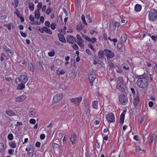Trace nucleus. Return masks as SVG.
Listing matches in <instances>:
<instances>
[{"label":"nucleus","mask_w":157,"mask_h":157,"mask_svg":"<svg viewBox=\"0 0 157 157\" xmlns=\"http://www.w3.org/2000/svg\"><path fill=\"white\" fill-rule=\"evenodd\" d=\"M148 19L150 20L153 21L157 19V11L154 9H151L149 11Z\"/></svg>","instance_id":"nucleus-1"},{"label":"nucleus","mask_w":157,"mask_h":157,"mask_svg":"<svg viewBox=\"0 0 157 157\" xmlns=\"http://www.w3.org/2000/svg\"><path fill=\"white\" fill-rule=\"evenodd\" d=\"M138 86L141 88H145L148 85V82L147 79H144L142 80H138L136 82Z\"/></svg>","instance_id":"nucleus-2"},{"label":"nucleus","mask_w":157,"mask_h":157,"mask_svg":"<svg viewBox=\"0 0 157 157\" xmlns=\"http://www.w3.org/2000/svg\"><path fill=\"white\" fill-rule=\"evenodd\" d=\"M105 55L106 56L107 59L108 60L112 58L115 56L114 53L108 49H105Z\"/></svg>","instance_id":"nucleus-3"},{"label":"nucleus","mask_w":157,"mask_h":157,"mask_svg":"<svg viewBox=\"0 0 157 157\" xmlns=\"http://www.w3.org/2000/svg\"><path fill=\"white\" fill-rule=\"evenodd\" d=\"M106 119L109 123L113 122L115 121L114 114L112 113H108L106 115Z\"/></svg>","instance_id":"nucleus-4"},{"label":"nucleus","mask_w":157,"mask_h":157,"mask_svg":"<svg viewBox=\"0 0 157 157\" xmlns=\"http://www.w3.org/2000/svg\"><path fill=\"white\" fill-rule=\"evenodd\" d=\"M128 99L126 95L121 94L119 96V101L122 104L125 105L128 102Z\"/></svg>","instance_id":"nucleus-5"},{"label":"nucleus","mask_w":157,"mask_h":157,"mask_svg":"<svg viewBox=\"0 0 157 157\" xmlns=\"http://www.w3.org/2000/svg\"><path fill=\"white\" fill-rule=\"evenodd\" d=\"M63 95L62 94H58L55 95L53 99V102L56 103L59 102L62 98Z\"/></svg>","instance_id":"nucleus-6"},{"label":"nucleus","mask_w":157,"mask_h":157,"mask_svg":"<svg viewBox=\"0 0 157 157\" xmlns=\"http://www.w3.org/2000/svg\"><path fill=\"white\" fill-rule=\"evenodd\" d=\"M88 77L90 83V85L92 86L93 85V82L96 78V76L94 73H93L89 75Z\"/></svg>","instance_id":"nucleus-7"},{"label":"nucleus","mask_w":157,"mask_h":157,"mask_svg":"<svg viewBox=\"0 0 157 157\" xmlns=\"http://www.w3.org/2000/svg\"><path fill=\"white\" fill-rule=\"evenodd\" d=\"M82 99V97H80L75 98H73L71 99V101L72 103H74L76 105H78Z\"/></svg>","instance_id":"nucleus-8"},{"label":"nucleus","mask_w":157,"mask_h":157,"mask_svg":"<svg viewBox=\"0 0 157 157\" xmlns=\"http://www.w3.org/2000/svg\"><path fill=\"white\" fill-rule=\"evenodd\" d=\"M71 137L70 138V141L71 142L72 145H73L75 143L76 140V137L75 132L74 131H72L71 133Z\"/></svg>","instance_id":"nucleus-9"},{"label":"nucleus","mask_w":157,"mask_h":157,"mask_svg":"<svg viewBox=\"0 0 157 157\" xmlns=\"http://www.w3.org/2000/svg\"><path fill=\"white\" fill-rule=\"evenodd\" d=\"M28 78L26 75H21L20 76V80L21 83H25L28 81Z\"/></svg>","instance_id":"nucleus-10"},{"label":"nucleus","mask_w":157,"mask_h":157,"mask_svg":"<svg viewBox=\"0 0 157 157\" xmlns=\"http://www.w3.org/2000/svg\"><path fill=\"white\" fill-rule=\"evenodd\" d=\"M134 99L133 104L134 107L137 108L140 101V98L138 94L136 95V96H134Z\"/></svg>","instance_id":"nucleus-11"},{"label":"nucleus","mask_w":157,"mask_h":157,"mask_svg":"<svg viewBox=\"0 0 157 157\" xmlns=\"http://www.w3.org/2000/svg\"><path fill=\"white\" fill-rule=\"evenodd\" d=\"M117 89L119 90L120 91L123 92L125 91L126 88V86L124 84L117 85Z\"/></svg>","instance_id":"nucleus-12"},{"label":"nucleus","mask_w":157,"mask_h":157,"mask_svg":"<svg viewBox=\"0 0 157 157\" xmlns=\"http://www.w3.org/2000/svg\"><path fill=\"white\" fill-rule=\"evenodd\" d=\"M26 96L25 95L18 96L16 98L15 101L17 102H22L26 99Z\"/></svg>","instance_id":"nucleus-13"},{"label":"nucleus","mask_w":157,"mask_h":157,"mask_svg":"<svg viewBox=\"0 0 157 157\" xmlns=\"http://www.w3.org/2000/svg\"><path fill=\"white\" fill-rule=\"evenodd\" d=\"M67 42L69 43L73 44L75 41V38L72 36H68L67 37Z\"/></svg>","instance_id":"nucleus-14"},{"label":"nucleus","mask_w":157,"mask_h":157,"mask_svg":"<svg viewBox=\"0 0 157 157\" xmlns=\"http://www.w3.org/2000/svg\"><path fill=\"white\" fill-rule=\"evenodd\" d=\"M58 36L59 38V40L61 42L66 43V41L64 36L62 34L59 33L58 34Z\"/></svg>","instance_id":"nucleus-15"},{"label":"nucleus","mask_w":157,"mask_h":157,"mask_svg":"<svg viewBox=\"0 0 157 157\" xmlns=\"http://www.w3.org/2000/svg\"><path fill=\"white\" fill-rule=\"evenodd\" d=\"M105 49L102 50H100L98 52V57L101 59H103L104 58V56L105 55Z\"/></svg>","instance_id":"nucleus-16"},{"label":"nucleus","mask_w":157,"mask_h":157,"mask_svg":"<svg viewBox=\"0 0 157 157\" xmlns=\"http://www.w3.org/2000/svg\"><path fill=\"white\" fill-rule=\"evenodd\" d=\"M112 26L113 27H114V29H115L116 27H119L120 26V24L118 22H112L111 24H110L109 25V28H111L112 27Z\"/></svg>","instance_id":"nucleus-17"},{"label":"nucleus","mask_w":157,"mask_h":157,"mask_svg":"<svg viewBox=\"0 0 157 157\" xmlns=\"http://www.w3.org/2000/svg\"><path fill=\"white\" fill-rule=\"evenodd\" d=\"M147 74L146 73H144L143 74L141 75H137V77L138 78V80H142L144 79H146L145 78L147 77Z\"/></svg>","instance_id":"nucleus-18"},{"label":"nucleus","mask_w":157,"mask_h":157,"mask_svg":"<svg viewBox=\"0 0 157 157\" xmlns=\"http://www.w3.org/2000/svg\"><path fill=\"white\" fill-rule=\"evenodd\" d=\"M127 40V35L123 34L121 36L120 38V40L122 43H125Z\"/></svg>","instance_id":"nucleus-19"},{"label":"nucleus","mask_w":157,"mask_h":157,"mask_svg":"<svg viewBox=\"0 0 157 157\" xmlns=\"http://www.w3.org/2000/svg\"><path fill=\"white\" fill-rule=\"evenodd\" d=\"M36 67L39 70L43 71L44 69L40 61L37 62Z\"/></svg>","instance_id":"nucleus-20"},{"label":"nucleus","mask_w":157,"mask_h":157,"mask_svg":"<svg viewBox=\"0 0 157 157\" xmlns=\"http://www.w3.org/2000/svg\"><path fill=\"white\" fill-rule=\"evenodd\" d=\"M98 102L97 101H94L92 103V107L95 109H98Z\"/></svg>","instance_id":"nucleus-21"},{"label":"nucleus","mask_w":157,"mask_h":157,"mask_svg":"<svg viewBox=\"0 0 157 157\" xmlns=\"http://www.w3.org/2000/svg\"><path fill=\"white\" fill-rule=\"evenodd\" d=\"M3 49L6 51V52L7 53H10V54L12 55L13 53L12 52V51L11 49L9 48L8 47H7L6 45H4L2 47Z\"/></svg>","instance_id":"nucleus-22"},{"label":"nucleus","mask_w":157,"mask_h":157,"mask_svg":"<svg viewBox=\"0 0 157 157\" xmlns=\"http://www.w3.org/2000/svg\"><path fill=\"white\" fill-rule=\"evenodd\" d=\"M141 6L138 4H136L135 6V10L137 12H140L141 9Z\"/></svg>","instance_id":"nucleus-23"},{"label":"nucleus","mask_w":157,"mask_h":157,"mask_svg":"<svg viewBox=\"0 0 157 157\" xmlns=\"http://www.w3.org/2000/svg\"><path fill=\"white\" fill-rule=\"evenodd\" d=\"M24 84L23 83H21L19 84L17 87V89L19 90H22L25 88V86Z\"/></svg>","instance_id":"nucleus-24"},{"label":"nucleus","mask_w":157,"mask_h":157,"mask_svg":"<svg viewBox=\"0 0 157 157\" xmlns=\"http://www.w3.org/2000/svg\"><path fill=\"white\" fill-rule=\"evenodd\" d=\"M43 28L44 29V32L50 35H52V32L49 29L45 26H43Z\"/></svg>","instance_id":"nucleus-25"},{"label":"nucleus","mask_w":157,"mask_h":157,"mask_svg":"<svg viewBox=\"0 0 157 157\" xmlns=\"http://www.w3.org/2000/svg\"><path fill=\"white\" fill-rule=\"evenodd\" d=\"M124 80L122 76H120L118 78V80L117 81V84L120 85L123 84Z\"/></svg>","instance_id":"nucleus-26"},{"label":"nucleus","mask_w":157,"mask_h":157,"mask_svg":"<svg viewBox=\"0 0 157 157\" xmlns=\"http://www.w3.org/2000/svg\"><path fill=\"white\" fill-rule=\"evenodd\" d=\"M6 113L10 116H13L16 115L15 113L11 110H7L6 111Z\"/></svg>","instance_id":"nucleus-27"},{"label":"nucleus","mask_w":157,"mask_h":157,"mask_svg":"<svg viewBox=\"0 0 157 157\" xmlns=\"http://www.w3.org/2000/svg\"><path fill=\"white\" fill-rule=\"evenodd\" d=\"M35 17L36 19H38L40 16V13L39 11L35 10L34 12Z\"/></svg>","instance_id":"nucleus-28"},{"label":"nucleus","mask_w":157,"mask_h":157,"mask_svg":"<svg viewBox=\"0 0 157 157\" xmlns=\"http://www.w3.org/2000/svg\"><path fill=\"white\" fill-rule=\"evenodd\" d=\"M125 117V115L123 113H122L120 116V123L121 124H123L124 119Z\"/></svg>","instance_id":"nucleus-29"},{"label":"nucleus","mask_w":157,"mask_h":157,"mask_svg":"<svg viewBox=\"0 0 157 157\" xmlns=\"http://www.w3.org/2000/svg\"><path fill=\"white\" fill-rule=\"evenodd\" d=\"M5 150V148L3 144L2 143H0V151L3 152Z\"/></svg>","instance_id":"nucleus-30"},{"label":"nucleus","mask_w":157,"mask_h":157,"mask_svg":"<svg viewBox=\"0 0 157 157\" xmlns=\"http://www.w3.org/2000/svg\"><path fill=\"white\" fill-rule=\"evenodd\" d=\"M57 75H58L60 76L61 75H64L65 73V71L63 70L59 71V69L56 71Z\"/></svg>","instance_id":"nucleus-31"},{"label":"nucleus","mask_w":157,"mask_h":157,"mask_svg":"<svg viewBox=\"0 0 157 157\" xmlns=\"http://www.w3.org/2000/svg\"><path fill=\"white\" fill-rule=\"evenodd\" d=\"M156 138V136L155 135V133H153L151 136L150 140L149 141V143H152L153 141Z\"/></svg>","instance_id":"nucleus-32"},{"label":"nucleus","mask_w":157,"mask_h":157,"mask_svg":"<svg viewBox=\"0 0 157 157\" xmlns=\"http://www.w3.org/2000/svg\"><path fill=\"white\" fill-rule=\"evenodd\" d=\"M29 7L30 10L33 11L34 10V6L33 3H29Z\"/></svg>","instance_id":"nucleus-33"},{"label":"nucleus","mask_w":157,"mask_h":157,"mask_svg":"<svg viewBox=\"0 0 157 157\" xmlns=\"http://www.w3.org/2000/svg\"><path fill=\"white\" fill-rule=\"evenodd\" d=\"M115 68L116 71L118 73H121L122 72V70L121 68L117 66H116Z\"/></svg>","instance_id":"nucleus-34"},{"label":"nucleus","mask_w":157,"mask_h":157,"mask_svg":"<svg viewBox=\"0 0 157 157\" xmlns=\"http://www.w3.org/2000/svg\"><path fill=\"white\" fill-rule=\"evenodd\" d=\"M9 145L13 148H15L16 147V145L15 141L11 142L9 144Z\"/></svg>","instance_id":"nucleus-35"},{"label":"nucleus","mask_w":157,"mask_h":157,"mask_svg":"<svg viewBox=\"0 0 157 157\" xmlns=\"http://www.w3.org/2000/svg\"><path fill=\"white\" fill-rule=\"evenodd\" d=\"M29 153L30 155H31V157H33L34 154V149H32L31 148H30L29 150Z\"/></svg>","instance_id":"nucleus-36"},{"label":"nucleus","mask_w":157,"mask_h":157,"mask_svg":"<svg viewBox=\"0 0 157 157\" xmlns=\"http://www.w3.org/2000/svg\"><path fill=\"white\" fill-rule=\"evenodd\" d=\"M122 66L125 69L129 70L130 69L128 65L126 63H124L122 64Z\"/></svg>","instance_id":"nucleus-37"},{"label":"nucleus","mask_w":157,"mask_h":157,"mask_svg":"<svg viewBox=\"0 0 157 157\" xmlns=\"http://www.w3.org/2000/svg\"><path fill=\"white\" fill-rule=\"evenodd\" d=\"M42 3L41 2H39L37 5V10H38V11H39L41 8L42 7Z\"/></svg>","instance_id":"nucleus-38"},{"label":"nucleus","mask_w":157,"mask_h":157,"mask_svg":"<svg viewBox=\"0 0 157 157\" xmlns=\"http://www.w3.org/2000/svg\"><path fill=\"white\" fill-rule=\"evenodd\" d=\"M82 29V25L81 24L79 25L76 27V30L78 32L80 31Z\"/></svg>","instance_id":"nucleus-39"},{"label":"nucleus","mask_w":157,"mask_h":157,"mask_svg":"<svg viewBox=\"0 0 157 157\" xmlns=\"http://www.w3.org/2000/svg\"><path fill=\"white\" fill-rule=\"evenodd\" d=\"M77 43L81 47H83L84 46L83 40L81 41H78L77 42Z\"/></svg>","instance_id":"nucleus-40"},{"label":"nucleus","mask_w":157,"mask_h":157,"mask_svg":"<svg viewBox=\"0 0 157 157\" xmlns=\"http://www.w3.org/2000/svg\"><path fill=\"white\" fill-rule=\"evenodd\" d=\"M88 46L94 52H96L95 49L93 47L92 44L91 43H89L88 44Z\"/></svg>","instance_id":"nucleus-41"},{"label":"nucleus","mask_w":157,"mask_h":157,"mask_svg":"<svg viewBox=\"0 0 157 157\" xmlns=\"http://www.w3.org/2000/svg\"><path fill=\"white\" fill-rule=\"evenodd\" d=\"M81 18L83 23L86 25H87V24L86 22V21L85 19V17L83 15H82Z\"/></svg>","instance_id":"nucleus-42"},{"label":"nucleus","mask_w":157,"mask_h":157,"mask_svg":"<svg viewBox=\"0 0 157 157\" xmlns=\"http://www.w3.org/2000/svg\"><path fill=\"white\" fill-rule=\"evenodd\" d=\"M117 48H118L119 51H122V46L121 44H118L117 45Z\"/></svg>","instance_id":"nucleus-43"},{"label":"nucleus","mask_w":157,"mask_h":157,"mask_svg":"<svg viewBox=\"0 0 157 157\" xmlns=\"http://www.w3.org/2000/svg\"><path fill=\"white\" fill-rule=\"evenodd\" d=\"M14 13L16 14L17 15V16L18 17H19L21 16H22V15L21 14H20L19 11L18 10V9H16V11L14 12Z\"/></svg>","instance_id":"nucleus-44"},{"label":"nucleus","mask_w":157,"mask_h":157,"mask_svg":"<svg viewBox=\"0 0 157 157\" xmlns=\"http://www.w3.org/2000/svg\"><path fill=\"white\" fill-rule=\"evenodd\" d=\"M8 138L10 140H11L13 138V136L12 133L9 134L8 136Z\"/></svg>","instance_id":"nucleus-45"},{"label":"nucleus","mask_w":157,"mask_h":157,"mask_svg":"<svg viewBox=\"0 0 157 157\" xmlns=\"http://www.w3.org/2000/svg\"><path fill=\"white\" fill-rule=\"evenodd\" d=\"M55 54V52L53 50L52 51H51L50 52L48 53V55L50 57H52L54 56Z\"/></svg>","instance_id":"nucleus-46"},{"label":"nucleus","mask_w":157,"mask_h":157,"mask_svg":"<svg viewBox=\"0 0 157 157\" xmlns=\"http://www.w3.org/2000/svg\"><path fill=\"white\" fill-rule=\"evenodd\" d=\"M56 25L54 23H52L51 24V25H50L51 28L53 30H54L56 29Z\"/></svg>","instance_id":"nucleus-47"},{"label":"nucleus","mask_w":157,"mask_h":157,"mask_svg":"<svg viewBox=\"0 0 157 157\" xmlns=\"http://www.w3.org/2000/svg\"><path fill=\"white\" fill-rule=\"evenodd\" d=\"M89 109V106L88 105H86L85 106V113L86 114L88 113V112Z\"/></svg>","instance_id":"nucleus-48"},{"label":"nucleus","mask_w":157,"mask_h":157,"mask_svg":"<svg viewBox=\"0 0 157 157\" xmlns=\"http://www.w3.org/2000/svg\"><path fill=\"white\" fill-rule=\"evenodd\" d=\"M108 64L111 68H113L114 67V63L112 62H108Z\"/></svg>","instance_id":"nucleus-49"},{"label":"nucleus","mask_w":157,"mask_h":157,"mask_svg":"<svg viewBox=\"0 0 157 157\" xmlns=\"http://www.w3.org/2000/svg\"><path fill=\"white\" fill-rule=\"evenodd\" d=\"M76 37L78 40V41H81L83 40L82 38L80 35L78 34H77L76 35Z\"/></svg>","instance_id":"nucleus-50"},{"label":"nucleus","mask_w":157,"mask_h":157,"mask_svg":"<svg viewBox=\"0 0 157 157\" xmlns=\"http://www.w3.org/2000/svg\"><path fill=\"white\" fill-rule=\"evenodd\" d=\"M14 3L15 5V6H14V8H16L17 7H18V5L19 3V1L18 0H14Z\"/></svg>","instance_id":"nucleus-51"},{"label":"nucleus","mask_w":157,"mask_h":157,"mask_svg":"<svg viewBox=\"0 0 157 157\" xmlns=\"http://www.w3.org/2000/svg\"><path fill=\"white\" fill-rule=\"evenodd\" d=\"M96 40H97L96 38H95L94 37L92 39L90 38L89 42H90L92 43H94L95 41H96Z\"/></svg>","instance_id":"nucleus-52"},{"label":"nucleus","mask_w":157,"mask_h":157,"mask_svg":"<svg viewBox=\"0 0 157 157\" xmlns=\"http://www.w3.org/2000/svg\"><path fill=\"white\" fill-rule=\"evenodd\" d=\"M4 26L6 27L8 30H10L11 29V27L10 24L4 25Z\"/></svg>","instance_id":"nucleus-53"},{"label":"nucleus","mask_w":157,"mask_h":157,"mask_svg":"<svg viewBox=\"0 0 157 157\" xmlns=\"http://www.w3.org/2000/svg\"><path fill=\"white\" fill-rule=\"evenodd\" d=\"M45 25L46 26L50 27V24L49 21H46L44 23Z\"/></svg>","instance_id":"nucleus-54"},{"label":"nucleus","mask_w":157,"mask_h":157,"mask_svg":"<svg viewBox=\"0 0 157 157\" xmlns=\"http://www.w3.org/2000/svg\"><path fill=\"white\" fill-rule=\"evenodd\" d=\"M52 146L53 147L55 148H59V145L56 144V143H53V144H52Z\"/></svg>","instance_id":"nucleus-55"},{"label":"nucleus","mask_w":157,"mask_h":157,"mask_svg":"<svg viewBox=\"0 0 157 157\" xmlns=\"http://www.w3.org/2000/svg\"><path fill=\"white\" fill-rule=\"evenodd\" d=\"M14 151L13 149H9L8 151V153L10 155H12L14 153Z\"/></svg>","instance_id":"nucleus-56"},{"label":"nucleus","mask_w":157,"mask_h":157,"mask_svg":"<svg viewBox=\"0 0 157 157\" xmlns=\"http://www.w3.org/2000/svg\"><path fill=\"white\" fill-rule=\"evenodd\" d=\"M29 122L32 124H34L36 123L35 120L34 119H31L29 120Z\"/></svg>","instance_id":"nucleus-57"},{"label":"nucleus","mask_w":157,"mask_h":157,"mask_svg":"<svg viewBox=\"0 0 157 157\" xmlns=\"http://www.w3.org/2000/svg\"><path fill=\"white\" fill-rule=\"evenodd\" d=\"M151 39L154 41H155L157 40V35H153L151 36Z\"/></svg>","instance_id":"nucleus-58"},{"label":"nucleus","mask_w":157,"mask_h":157,"mask_svg":"<svg viewBox=\"0 0 157 157\" xmlns=\"http://www.w3.org/2000/svg\"><path fill=\"white\" fill-rule=\"evenodd\" d=\"M86 53L89 55H91V52L89 49H86Z\"/></svg>","instance_id":"nucleus-59"},{"label":"nucleus","mask_w":157,"mask_h":157,"mask_svg":"<svg viewBox=\"0 0 157 157\" xmlns=\"http://www.w3.org/2000/svg\"><path fill=\"white\" fill-rule=\"evenodd\" d=\"M29 113L31 115H34L36 114V112L34 110H31L30 111Z\"/></svg>","instance_id":"nucleus-60"},{"label":"nucleus","mask_w":157,"mask_h":157,"mask_svg":"<svg viewBox=\"0 0 157 157\" xmlns=\"http://www.w3.org/2000/svg\"><path fill=\"white\" fill-rule=\"evenodd\" d=\"M29 20L31 21H33L34 20V18L32 14L30 15L29 17Z\"/></svg>","instance_id":"nucleus-61"},{"label":"nucleus","mask_w":157,"mask_h":157,"mask_svg":"<svg viewBox=\"0 0 157 157\" xmlns=\"http://www.w3.org/2000/svg\"><path fill=\"white\" fill-rule=\"evenodd\" d=\"M20 34L21 36L23 37H25L26 36V34L25 33H24L22 31L20 32Z\"/></svg>","instance_id":"nucleus-62"},{"label":"nucleus","mask_w":157,"mask_h":157,"mask_svg":"<svg viewBox=\"0 0 157 157\" xmlns=\"http://www.w3.org/2000/svg\"><path fill=\"white\" fill-rule=\"evenodd\" d=\"M51 12V10L49 8H48L46 11V13L47 14H49Z\"/></svg>","instance_id":"nucleus-63"},{"label":"nucleus","mask_w":157,"mask_h":157,"mask_svg":"<svg viewBox=\"0 0 157 157\" xmlns=\"http://www.w3.org/2000/svg\"><path fill=\"white\" fill-rule=\"evenodd\" d=\"M72 48L75 50H78V47L77 45L76 44H74L72 45Z\"/></svg>","instance_id":"nucleus-64"}]
</instances>
